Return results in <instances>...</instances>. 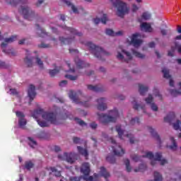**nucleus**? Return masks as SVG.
<instances>
[{
    "instance_id": "nucleus-31",
    "label": "nucleus",
    "mask_w": 181,
    "mask_h": 181,
    "mask_svg": "<svg viewBox=\"0 0 181 181\" xmlns=\"http://www.w3.org/2000/svg\"><path fill=\"white\" fill-rule=\"evenodd\" d=\"M77 149L80 155H82V156H84L86 159L88 158V151L86 148H83L81 146H78Z\"/></svg>"
},
{
    "instance_id": "nucleus-47",
    "label": "nucleus",
    "mask_w": 181,
    "mask_h": 181,
    "mask_svg": "<svg viewBox=\"0 0 181 181\" xmlns=\"http://www.w3.org/2000/svg\"><path fill=\"white\" fill-rule=\"evenodd\" d=\"M106 160L109 162V163H115V156H108L106 157Z\"/></svg>"
},
{
    "instance_id": "nucleus-24",
    "label": "nucleus",
    "mask_w": 181,
    "mask_h": 181,
    "mask_svg": "<svg viewBox=\"0 0 181 181\" xmlns=\"http://www.w3.org/2000/svg\"><path fill=\"white\" fill-rule=\"evenodd\" d=\"M75 63L78 69H84V67H88V66H90L88 64H86L85 62L78 58L75 59Z\"/></svg>"
},
{
    "instance_id": "nucleus-32",
    "label": "nucleus",
    "mask_w": 181,
    "mask_h": 181,
    "mask_svg": "<svg viewBox=\"0 0 181 181\" xmlns=\"http://www.w3.org/2000/svg\"><path fill=\"white\" fill-rule=\"evenodd\" d=\"M64 4H66L67 6H71V9L74 12V13H78V10L76 8V6L73 4H71V2L67 1V0H64L63 1Z\"/></svg>"
},
{
    "instance_id": "nucleus-16",
    "label": "nucleus",
    "mask_w": 181,
    "mask_h": 181,
    "mask_svg": "<svg viewBox=\"0 0 181 181\" xmlns=\"http://www.w3.org/2000/svg\"><path fill=\"white\" fill-rule=\"evenodd\" d=\"M112 148L115 156H122V155L125 153V151L121 146L116 145V146H112Z\"/></svg>"
},
{
    "instance_id": "nucleus-21",
    "label": "nucleus",
    "mask_w": 181,
    "mask_h": 181,
    "mask_svg": "<svg viewBox=\"0 0 181 181\" xmlns=\"http://www.w3.org/2000/svg\"><path fill=\"white\" fill-rule=\"evenodd\" d=\"M141 29H144V32H147L148 33H152L153 32V28L151 26V24L148 23H142L140 25Z\"/></svg>"
},
{
    "instance_id": "nucleus-38",
    "label": "nucleus",
    "mask_w": 181,
    "mask_h": 181,
    "mask_svg": "<svg viewBox=\"0 0 181 181\" xmlns=\"http://www.w3.org/2000/svg\"><path fill=\"white\" fill-rule=\"evenodd\" d=\"M61 69L62 68H59V69L56 68L55 69H50L49 71L50 77H54L56 74H59Z\"/></svg>"
},
{
    "instance_id": "nucleus-54",
    "label": "nucleus",
    "mask_w": 181,
    "mask_h": 181,
    "mask_svg": "<svg viewBox=\"0 0 181 181\" xmlns=\"http://www.w3.org/2000/svg\"><path fill=\"white\" fill-rule=\"evenodd\" d=\"M153 94L156 97H158L160 100H162V95L159 93V90L157 88H154Z\"/></svg>"
},
{
    "instance_id": "nucleus-15",
    "label": "nucleus",
    "mask_w": 181,
    "mask_h": 181,
    "mask_svg": "<svg viewBox=\"0 0 181 181\" xmlns=\"http://www.w3.org/2000/svg\"><path fill=\"white\" fill-rule=\"evenodd\" d=\"M81 172L84 176H88L91 170L90 169V163H83L81 167Z\"/></svg>"
},
{
    "instance_id": "nucleus-53",
    "label": "nucleus",
    "mask_w": 181,
    "mask_h": 181,
    "mask_svg": "<svg viewBox=\"0 0 181 181\" xmlns=\"http://www.w3.org/2000/svg\"><path fill=\"white\" fill-rule=\"evenodd\" d=\"M175 49L177 50L178 53L181 54V45L177 42H175L174 43Z\"/></svg>"
},
{
    "instance_id": "nucleus-11",
    "label": "nucleus",
    "mask_w": 181,
    "mask_h": 181,
    "mask_svg": "<svg viewBox=\"0 0 181 181\" xmlns=\"http://www.w3.org/2000/svg\"><path fill=\"white\" fill-rule=\"evenodd\" d=\"M16 115L18 117V118H19L18 125L20 128H23L27 124L26 119H25V114H23L22 112L17 111L16 112Z\"/></svg>"
},
{
    "instance_id": "nucleus-27",
    "label": "nucleus",
    "mask_w": 181,
    "mask_h": 181,
    "mask_svg": "<svg viewBox=\"0 0 181 181\" xmlns=\"http://www.w3.org/2000/svg\"><path fill=\"white\" fill-rule=\"evenodd\" d=\"M175 117V112H170L165 117H164V122H168V124H172V121H173Z\"/></svg>"
},
{
    "instance_id": "nucleus-2",
    "label": "nucleus",
    "mask_w": 181,
    "mask_h": 181,
    "mask_svg": "<svg viewBox=\"0 0 181 181\" xmlns=\"http://www.w3.org/2000/svg\"><path fill=\"white\" fill-rule=\"evenodd\" d=\"M142 158H148V159H150L151 160V166H155L157 160L158 162H160V165L162 166H163V165H165V163H168V160H166L165 159L162 160V153H156L154 156L152 152L148 151L146 153L145 156H139L136 154H134V155L131 156V158L134 162H139V160H141V159H142ZM153 158H155L153 159ZM152 159H153V160H152Z\"/></svg>"
},
{
    "instance_id": "nucleus-26",
    "label": "nucleus",
    "mask_w": 181,
    "mask_h": 181,
    "mask_svg": "<svg viewBox=\"0 0 181 181\" xmlns=\"http://www.w3.org/2000/svg\"><path fill=\"white\" fill-rule=\"evenodd\" d=\"M35 26H37V33L39 37H45V36H47V33L45 32V30L40 28L39 24H35Z\"/></svg>"
},
{
    "instance_id": "nucleus-50",
    "label": "nucleus",
    "mask_w": 181,
    "mask_h": 181,
    "mask_svg": "<svg viewBox=\"0 0 181 181\" xmlns=\"http://www.w3.org/2000/svg\"><path fill=\"white\" fill-rule=\"evenodd\" d=\"M139 123H140V121L139 117L132 118L129 122L130 125H135V124H139Z\"/></svg>"
},
{
    "instance_id": "nucleus-62",
    "label": "nucleus",
    "mask_w": 181,
    "mask_h": 181,
    "mask_svg": "<svg viewBox=\"0 0 181 181\" xmlns=\"http://www.w3.org/2000/svg\"><path fill=\"white\" fill-rule=\"evenodd\" d=\"M64 86H67V81H66V80L62 81L59 83V86L60 87H64Z\"/></svg>"
},
{
    "instance_id": "nucleus-56",
    "label": "nucleus",
    "mask_w": 181,
    "mask_h": 181,
    "mask_svg": "<svg viewBox=\"0 0 181 181\" xmlns=\"http://www.w3.org/2000/svg\"><path fill=\"white\" fill-rule=\"evenodd\" d=\"M82 177H71L69 178L70 181H81Z\"/></svg>"
},
{
    "instance_id": "nucleus-14",
    "label": "nucleus",
    "mask_w": 181,
    "mask_h": 181,
    "mask_svg": "<svg viewBox=\"0 0 181 181\" xmlns=\"http://www.w3.org/2000/svg\"><path fill=\"white\" fill-rule=\"evenodd\" d=\"M105 101L106 100L105 98H100L97 100V109L99 111H105V110L107 109V103H105Z\"/></svg>"
},
{
    "instance_id": "nucleus-18",
    "label": "nucleus",
    "mask_w": 181,
    "mask_h": 181,
    "mask_svg": "<svg viewBox=\"0 0 181 181\" xmlns=\"http://www.w3.org/2000/svg\"><path fill=\"white\" fill-rule=\"evenodd\" d=\"M6 2L12 6H16V5H26V4H28V1L26 0H6Z\"/></svg>"
},
{
    "instance_id": "nucleus-22",
    "label": "nucleus",
    "mask_w": 181,
    "mask_h": 181,
    "mask_svg": "<svg viewBox=\"0 0 181 181\" xmlns=\"http://www.w3.org/2000/svg\"><path fill=\"white\" fill-rule=\"evenodd\" d=\"M106 35H108V36H122L124 32L122 30H119L117 32H114L112 29L107 28L105 30Z\"/></svg>"
},
{
    "instance_id": "nucleus-17",
    "label": "nucleus",
    "mask_w": 181,
    "mask_h": 181,
    "mask_svg": "<svg viewBox=\"0 0 181 181\" xmlns=\"http://www.w3.org/2000/svg\"><path fill=\"white\" fill-rule=\"evenodd\" d=\"M146 104H150L151 108L153 111H158V106L153 103V97L152 95H148V97L145 99Z\"/></svg>"
},
{
    "instance_id": "nucleus-52",
    "label": "nucleus",
    "mask_w": 181,
    "mask_h": 181,
    "mask_svg": "<svg viewBox=\"0 0 181 181\" xmlns=\"http://www.w3.org/2000/svg\"><path fill=\"white\" fill-rule=\"evenodd\" d=\"M75 121H77L78 124L81 125V127H86L87 126V123L84 122V120H81L78 117H75Z\"/></svg>"
},
{
    "instance_id": "nucleus-46",
    "label": "nucleus",
    "mask_w": 181,
    "mask_h": 181,
    "mask_svg": "<svg viewBox=\"0 0 181 181\" xmlns=\"http://www.w3.org/2000/svg\"><path fill=\"white\" fill-rule=\"evenodd\" d=\"M131 11L133 13H136V12L139 11V6H138V5H136V4H132Z\"/></svg>"
},
{
    "instance_id": "nucleus-28",
    "label": "nucleus",
    "mask_w": 181,
    "mask_h": 181,
    "mask_svg": "<svg viewBox=\"0 0 181 181\" xmlns=\"http://www.w3.org/2000/svg\"><path fill=\"white\" fill-rule=\"evenodd\" d=\"M148 129L150 134H151L152 136L155 138L158 142H160V136H159V134L155 132V129H152L151 127H148Z\"/></svg>"
},
{
    "instance_id": "nucleus-51",
    "label": "nucleus",
    "mask_w": 181,
    "mask_h": 181,
    "mask_svg": "<svg viewBox=\"0 0 181 181\" xmlns=\"http://www.w3.org/2000/svg\"><path fill=\"white\" fill-rule=\"evenodd\" d=\"M35 59L36 63L37 66H39L40 69H43V62L42 61V59H40V58H39L38 57H36Z\"/></svg>"
},
{
    "instance_id": "nucleus-29",
    "label": "nucleus",
    "mask_w": 181,
    "mask_h": 181,
    "mask_svg": "<svg viewBox=\"0 0 181 181\" xmlns=\"http://www.w3.org/2000/svg\"><path fill=\"white\" fill-rule=\"evenodd\" d=\"M99 175H100V176H103V177H105V179H106V181H108V177H110V173H108L107 171V169H105V168L104 167H101L100 168V171L99 173Z\"/></svg>"
},
{
    "instance_id": "nucleus-3",
    "label": "nucleus",
    "mask_w": 181,
    "mask_h": 181,
    "mask_svg": "<svg viewBox=\"0 0 181 181\" xmlns=\"http://www.w3.org/2000/svg\"><path fill=\"white\" fill-rule=\"evenodd\" d=\"M113 6L117 9V15L119 18H124L129 13V7L126 2L121 0H110Z\"/></svg>"
},
{
    "instance_id": "nucleus-64",
    "label": "nucleus",
    "mask_w": 181,
    "mask_h": 181,
    "mask_svg": "<svg viewBox=\"0 0 181 181\" xmlns=\"http://www.w3.org/2000/svg\"><path fill=\"white\" fill-rule=\"evenodd\" d=\"M174 54H175V49L172 48L171 51L168 52V55L170 56V57H173Z\"/></svg>"
},
{
    "instance_id": "nucleus-58",
    "label": "nucleus",
    "mask_w": 181,
    "mask_h": 181,
    "mask_svg": "<svg viewBox=\"0 0 181 181\" xmlns=\"http://www.w3.org/2000/svg\"><path fill=\"white\" fill-rule=\"evenodd\" d=\"M0 67L3 69H8L9 66L6 64L4 62L0 61Z\"/></svg>"
},
{
    "instance_id": "nucleus-13",
    "label": "nucleus",
    "mask_w": 181,
    "mask_h": 181,
    "mask_svg": "<svg viewBox=\"0 0 181 181\" xmlns=\"http://www.w3.org/2000/svg\"><path fill=\"white\" fill-rule=\"evenodd\" d=\"M35 90H36L35 86L30 85V86L28 88V95L30 98L29 104H30L32 103V101H33V100H35V98L36 97V91Z\"/></svg>"
},
{
    "instance_id": "nucleus-36",
    "label": "nucleus",
    "mask_w": 181,
    "mask_h": 181,
    "mask_svg": "<svg viewBox=\"0 0 181 181\" xmlns=\"http://www.w3.org/2000/svg\"><path fill=\"white\" fill-rule=\"evenodd\" d=\"M28 145L30 146V148H35V146H37V142L33 139L32 137H28Z\"/></svg>"
},
{
    "instance_id": "nucleus-43",
    "label": "nucleus",
    "mask_w": 181,
    "mask_h": 181,
    "mask_svg": "<svg viewBox=\"0 0 181 181\" xmlns=\"http://www.w3.org/2000/svg\"><path fill=\"white\" fill-rule=\"evenodd\" d=\"M132 103L133 104V108L134 110H139V108H141V110H144V108H145V106L139 105L135 100H133Z\"/></svg>"
},
{
    "instance_id": "nucleus-48",
    "label": "nucleus",
    "mask_w": 181,
    "mask_h": 181,
    "mask_svg": "<svg viewBox=\"0 0 181 181\" xmlns=\"http://www.w3.org/2000/svg\"><path fill=\"white\" fill-rule=\"evenodd\" d=\"M51 172L55 173V176H57V177H60V176H62V173H60V171H57V169H56V168L54 167H52L50 168Z\"/></svg>"
},
{
    "instance_id": "nucleus-10",
    "label": "nucleus",
    "mask_w": 181,
    "mask_h": 181,
    "mask_svg": "<svg viewBox=\"0 0 181 181\" xmlns=\"http://www.w3.org/2000/svg\"><path fill=\"white\" fill-rule=\"evenodd\" d=\"M75 153H64V155H58V159L61 160H66L68 163H74Z\"/></svg>"
},
{
    "instance_id": "nucleus-49",
    "label": "nucleus",
    "mask_w": 181,
    "mask_h": 181,
    "mask_svg": "<svg viewBox=\"0 0 181 181\" xmlns=\"http://www.w3.org/2000/svg\"><path fill=\"white\" fill-rule=\"evenodd\" d=\"M65 78H68V80H71V81H76V80H77L78 76L66 74L65 75Z\"/></svg>"
},
{
    "instance_id": "nucleus-1",
    "label": "nucleus",
    "mask_w": 181,
    "mask_h": 181,
    "mask_svg": "<svg viewBox=\"0 0 181 181\" xmlns=\"http://www.w3.org/2000/svg\"><path fill=\"white\" fill-rule=\"evenodd\" d=\"M32 117L36 119L38 125H40V127L42 128L49 127V124L46 121L50 122V124H53L54 125H59V122H57V119L56 118V114L53 112H45V110L41 108L34 110ZM40 117H42L43 119H46V121L39 120Z\"/></svg>"
},
{
    "instance_id": "nucleus-39",
    "label": "nucleus",
    "mask_w": 181,
    "mask_h": 181,
    "mask_svg": "<svg viewBox=\"0 0 181 181\" xmlns=\"http://www.w3.org/2000/svg\"><path fill=\"white\" fill-rule=\"evenodd\" d=\"M154 181H163V177L158 171L154 172Z\"/></svg>"
},
{
    "instance_id": "nucleus-12",
    "label": "nucleus",
    "mask_w": 181,
    "mask_h": 181,
    "mask_svg": "<svg viewBox=\"0 0 181 181\" xmlns=\"http://www.w3.org/2000/svg\"><path fill=\"white\" fill-rule=\"evenodd\" d=\"M139 37V34L135 33L132 35L131 44L134 46V47H139L142 45V40L138 39Z\"/></svg>"
},
{
    "instance_id": "nucleus-19",
    "label": "nucleus",
    "mask_w": 181,
    "mask_h": 181,
    "mask_svg": "<svg viewBox=\"0 0 181 181\" xmlns=\"http://www.w3.org/2000/svg\"><path fill=\"white\" fill-rule=\"evenodd\" d=\"M62 28L65 30H67V32H69L72 35V36H83V33L77 32V30H76L74 28L67 27L66 25L62 26Z\"/></svg>"
},
{
    "instance_id": "nucleus-44",
    "label": "nucleus",
    "mask_w": 181,
    "mask_h": 181,
    "mask_svg": "<svg viewBox=\"0 0 181 181\" xmlns=\"http://www.w3.org/2000/svg\"><path fill=\"white\" fill-rule=\"evenodd\" d=\"M162 73L164 78H170V74H169V71L166 68L163 69Z\"/></svg>"
},
{
    "instance_id": "nucleus-41",
    "label": "nucleus",
    "mask_w": 181,
    "mask_h": 181,
    "mask_svg": "<svg viewBox=\"0 0 181 181\" xmlns=\"http://www.w3.org/2000/svg\"><path fill=\"white\" fill-rule=\"evenodd\" d=\"M35 166V164L32 163V161H25V168L27 169V170H30L33 167Z\"/></svg>"
},
{
    "instance_id": "nucleus-4",
    "label": "nucleus",
    "mask_w": 181,
    "mask_h": 181,
    "mask_svg": "<svg viewBox=\"0 0 181 181\" xmlns=\"http://www.w3.org/2000/svg\"><path fill=\"white\" fill-rule=\"evenodd\" d=\"M86 46L88 47L90 53H92V54H93L95 57L99 59V60H104V59L103 58L104 57V56H110V52H107L103 48L94 45L91 42H86Z\"/></svg>"
},
{
    "instance_id": "nucleus-57",
    "label": "nucleus",
    "mask_w": 181,
    "mask_h": 181,
    "mask_svg": "<svg viewBox=\"0 0 181 181\" xmlns=\"http://www.w3.org/2000/svg\"><path fill=\"white\" fill-rule=\"evenodd\" d=\"M73 141H74V144H81L82 140L78 137H74Z\"/></svg>"
},
{
    "instance_id": "nucleus-45",
    "label": "nucleus",
    "mask_w": 181,
    "mask_h": 181,
    "mask_svg": "<svg viewBox=\"0 0 181 181\" xmlns=\"http://www.w3.org/2000/svg\"><path fill=\"white\" fill-rule=\"evenodd\" d=\"M141 18L144 19V21H148V19H151V13L148 12H144L141 15Z\"/></svg>"
},
{
    "instance_id": "nucleus-55",
    "label": "nucleus",
    "mask_w": 181,
    "mask_h": 181,
    "mask_svg": "<svg viewBox=\"0 0 181 181\" xmlns=\"http://www.w3.org/2000/svg\"><path fill=\"white\" fill-rule=\"evenodd\" d=\"M38 47L40 49H47V47H50V45L42 42L40 45H38Z\"/></svg>"
},
{
    "instance_id": "nucleus-35",
    "label": "nucleus",
    "mask_w": 181,
    "mask_h": 181,
    "mask_svg": "<svg viewBox=\"0 0 181 181\" xmlns=\"http://www.w3.org/2000/svg\"><path fill=\"white\" fill-rule=\"evenodd\" d=\"M124 165L126 166V170L127 172L129 173L131 170H132V168L131 167V163L129 162V159L126 158L124 159Z\"/></svg>"
},
{
    "instance_id": "nucleus-23",
    "label": "nucleus",
    "mask_w": 181,
    "mask_h": 181,
    "mask_svg": "<svg viewBox=\"0 0 181 181\" xmlns=\"http://www.w3.org/2000/svg\"><path fill=\"white\" fill-rule=\"evenodd\" d=\"M107 21H108V17H107V14H103L101 19L96 18L93 19V22L95 25H98L100 22L103 23V25H105L107 23Z\"/></svg>"
},
{
    "instance_id": "nucleus-61",
    "label": "nucleus",
    "mask_w": 181,
    "mask_h": 181,
    "mask_svg": "<svg viewBox=\"0 0 181 181\" xmlns=\"http://www.w3.org/2000/svg\"><path fill=\"white\" fill-rule=\"evenodd\" d=\"M66 64H67V66H68V67H69V69L68 71H69V72H71V73H74V71H76V70L74 69V68H71V67L70 66V64H69V62H66Z\"/></svg>"
},
{
    "instance_id": "nucleus-9",
    "label": "nucleus",
    "mask_w": 181,
    "mask_h": 181,
    "mask_svg": "<svg viewBox=\"0 0 181 181\" xmlns=\"http://www.w3.org/2000/svg\"><path fill=\"white\" fill-rule=\"evenodd\" d=\"M69 97L76 104H81V105H83V107H90V105H88V101L80 102V100H78V96H77V93H76L73 90L69 91Z\"/></svg>"
},
{
    "instance_id": "nucleus-8",
    "label": "nucleus",
    "mask_w": 181,
    "mask_h": 181,
    "mask_svg": "<svg viewBox=\"0 0 181 181\" xmlns=\"http://www.w3.org/2000/svg\"><path fill=\"white\" fill-rule=\"evenodd\" d=\"M116 132H117L119 139H124L123 136H126L127 138H129L130 144H135L134 135L129 133L124 134V130L121 128V125L119 124L116 126Z\"/></svg>"
},
{
    "instance_id": "nucleus-30",
    "label": "nucleus",
    "mask_w": 181,
    "mask_h": 181,
    "mask_svg": "<svg viewBox=\"0 0 181 181\" xmlns=\"http://www.w3.org/2000/svg\"><path fill=\"white\" fill-rule=\"evenodd\" d=\"M148 90H149V88H148V86H145L142 84H139V93L141 95H145V93H148Z\"/></svg>"
},
{
    "instance_id": "nucleus-34",
    "label": "nucleus",
    "mask_w": 181,
    "mask_h": 181,
    "mask_svg": "<svg viewBox=\"0 0 181 181\" xmlns=\"http://www.w3.org/2000/svg\"><path fill=\"white\" fill-rule=\"evenodd\" d=\"M170 141L173 145L170 146L169 148L172 151H176L177 149V144H176V140H175V137H170Z\"/></svg>"
},
{
    "instance_id": "nucleus-60",
    "label": "nucleus",
    "mask_w": 181,
    "mask_h": 181,
    "mask_svg": "<svg viewBox=\"0 0 181 181\" xmlns=\"http://www.w3.org/2000/svg\"><path fill=\"white\" fill-rule=\"evenodd\" d=\"M90 127L92 129H96V128L98 127V124L95 123V122L90 124Z\"/></svg>"
},
{
    "instance_id": "nucleus-59",
    "label": "nucleus",
    "mask_w": 181,
    "mask_h": 181,
    "mask_svg": "<svg viewBox=\"0 0 181 181\" xmlns=\"http://www.w3.org/2000/svg\"><path fill=\"white\" fill-rule=\"evenodd\" d=\"M160 33H161L162 36L168 35V30L163 29V28H160Z\"/></svg>"
},
{
    "instance_id": "nucleus-6",
    "label": "nucleus",
    "mask_w": 181,
    "mask_h": 181,
    "mask_svg": "<svg viewBox=\"0 0 181 181\" xmlns=\"http://www.w3.org/2000/svg\"><path fill=\"white\" fill-rule=\"evenodd\" d=\"M117 59L121 62H125L126 63H128L129 60H132V55L129 52L123 49L122 46H119L117 48Z\"/></svg>"
},
{
    "instance_id": "nucleus-5",
    "label": "nucleus",
    "mask_w": 181,
    "mask_h": 181,
    "mask_svg": "<svg viewBox=\"0 0 181 181\" xmlns=\"http://www.w3.org/2000/svg\"><path fill=\"white\" fill-rule=\"evenodd\" d=\"M109 114L111 115H107L103 113H97L98 119L102 122V124H108V122H115L118 117H119V113L118 112V110L114 109L113 110H110Z\"/></svg>"
},
{
    "instance_id": "nucleus-40",
    "label": "nucleus",
    "mask_w": 181,
    "mask_h": 181,
    "mask_svg": "<svg viewBox=\"0 0 181 181\" xmlns=\"http://www.w3.org/2000/svg\"><path fill=\"white\" fill-rule=\"evenodd\" d=\"M146 170V164H141L138 168L134 169V172H144Z\"/></svg>"
},
{
    "instance_id": "nucleus-42",
    "label": "nucleus",
    "mask_w": 181,
    "mask_h": 181,
    "mask_svg": "<svg viewBox=\"0 0 181 181\" xmlns=\"http://www.w3.org/2000/svg\"><path fill=\"white\" fill-rule=\"evenodd\" d=\"M132 53L136 57H138L139 59H144L145 58V55L142 54L140 52H138L137 51H136L135 49H132Z\"/></svg>"
},
{
    "instance_id": "nucleus-33",
    "label": "nucleus",
    "mask_w": 181,
    "mask_h": 181,
    "mask_svg": "<svg viewBox=\"0 0 181 181\" xmlns=\"http://www.w3.org/2000/svg\"><path fill=\"white\" fill-rule=\"evenodd\" d=\"M88 90L94 91L95 93H100L101 88H99L98 86L88 85Z\"/></svg>"
},
{
    "instance_id": "nucleus-63",
    "label": "nucleus",
    "mask_w": 181,
    "mask_h": 181,
    "mask_svg": "<svg viewBox=\"0 0 181 181\" xmlns=\"http://www.w3.org/2000/svg\"><path fill=\"white\" fill-rule=\"evenodd\" d=\"M43 2H45V0H37V2L35 4L37 8H39V6H40Z\"/></svg>"
},
{
    "instance_id": "nucleus-7",
    "label": "nucleus",
    "mask_w": 181,
    "mask_h": 181,
    "mask_svg": "<svg viewBox=\"0 0 181 181\" xmlns=\"http://www.w3.org/2000/svg\"><path fill=\"white\" fill-rule=\"evenodd\" d=\"M19 12L22 13L24 19H27V21H33L35 18V11H32L29 6H21Z\"/></svg>"
},
{
    "instance_id": "nucleus-20",
    "label": "nucleus",
    "mask_w": 181,
    "mask_h": 181,
    "mask_svg": "<svg viewBox=\"0 0 181 181\" xmlns=\"http://www.w3.org/2000/svg\"><path fill=\"white\" fill-rule=\"evenodd\" d=\"M17 37H18L16 35H12L8 38L4 39V42L1 44V49H5V47L8 46V43H12L13 42H15Z\"/></svg>"
},
{
    "instance_id": "nucleus-37",
    "label": "nucleus",
    "mask_w": 181,
    "mask_h": 181,
    "mask_svg": "<svg viewBox=\"0 0 181 181\" xmlns=\"http://www.w3.org/2000/svg\"><path fill=\"white\" fill-rule=\"evenodd\" d=\"M33 57H31L29 59V57H26L25 59H24L25 63L27 64L28 67H32L33 66Z\"/></svg>"
},
{
    "instance_id": "nucleus-25",
    "label": "nucleus",
    "mask_w": 181,
    "mask_h": 181,
    "mask_svg": "<svg viewBox=\"0 0 181 181\" xmlns=\"http://www.w3.org/2000/svg\"><path fill=\"white\" fill-rule=\"evenodd\" d=\"M59 40L62 45H70L72 42L74 41V36H73L72 37H68V38L59 37Z\"/></svg>"
}]
</instances>
